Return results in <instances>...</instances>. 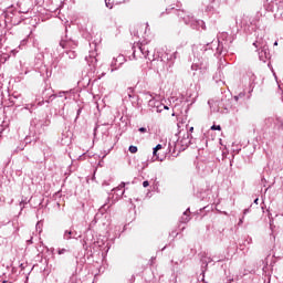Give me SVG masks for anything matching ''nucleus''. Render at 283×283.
Here are the masks:
<instances>
[{
  "instance_id": "obj_6",
  "label": "nucleus",
  "mask_w": 283,
  "mask_h": 283,
  "mask_svg": "<svg viewBox=\"0 0 283 283\" xmlns=\"http://www.w3.org/2000/svg\"><path fill=\"white\" fill-rule=\"evenodd\" d=\"M66 251H67V250H65V249H60V250L57 251V253H59V255H63V253H66Z\"/></svg>"
},
{
  "instance_id": "obj_7",
  "label": "nucleus",
  "mask_w": 283,
  "mask_h": 283,
  "mask_svg": "<svg viewBox=\"0 0 283 283\" xmlns=\"http://www.w3.org/2000/svg\"><path fill=\"white\" fill-rule=\"evenodd\" d=\"M139 132H140L142 134H147V128L140 127V128H139Z\"/></svg>"
},
{
  "instance_id": "obj_16",
  "label": "nucleus",
  "mask_w": 283,
  "mask_h": 283,
  "mask_svg": "<svg viewBox=\"0 0 283 283\" xmlns=\"http://www.w3.org/2000/svg\"><path fill=\"white\" fill-rule=\"evenodd\" d=\"M254 202H258V199H255Z\"/></svg>"
},
{
  "instance_id": "obj_9",
  "label": "nucleus",
  "mask_w": 283,
  "mask_h": 283,
  "mask_svg": "<svg viewBox=\"0 0 283 283\" xmlns=\"http://www.w3.org/2000/svg\"><path fill=\"white\" fill-rule=\"evenodd\" d=\"M190 134H193V126L189 128Z\"/></svg>"
},
{
  "instance_id": "obj_3",
  "label": "nucleus",
  "mask_w": 283,
  "mask_h": 283,
  "mask_svg": "<svg viewBox=\"0 0 283 283\" xmlns=\"http://www.w3.org/2000/svg\"><path fill=\"white\" fill-rule=\"evenodd\" d=\"M128 151H130V154H136L138 151V147L129 146Z\"/></svg>"
},
{
  "instance_id": "obj_12",
  "label": "nucleus",
  "mask_w": 283,
  "mask_h": 283,
  "mask_svg": "<svg viewBox=\"0 0 283 283\" xmlns=\"http://www.w3.org/2000/svg\"><path fill=\"white\" fill-rule=\"evenodd\" d=\"M129 98H132V93L128 94Z\"/></svg>"
},
{
  "instance_id": "obj_2",
  "label": "nucleus",
  "mask_w": 283,
  "mask_h": 283,
  "mask_svg": "<svg viewBox=\"0 0 283 283\" xmlns=\"http://www.w3.org/2000/svg\"><path fill=\"white\" fill-rule=\"evenodd\" d=\"M160 149H163V145L158 144L155 148H154V156H156V154H158V151H160Z\"/></svg>"
},
{
  "instance_id": "obj_10",
  "label": "nucleus",
  "mask_w": 283,
  "mask_h": 283,
  "mask_svg": "<svg viewBox=\"0 0 283 283\" xmlns=\"http://www.w3.org/2000/svg\"><path fill=\"white\" fill-rule=\"evenodd\" d=\"M184 216H189V211L184 212Z\"/></svg>"
},
{
  "instance_id": "obj_14",
  "label": "nucleus",
  "mask_w": 283,
  "mask_h": 283,
  "mask_svg": "<svg viewBox=\"0 0 283 283\" xmlns=\"http://www.w3.org/2000/svg\"><path fill=\"white\" fill-rule=\"evenodd\" d=\"M66 233H69V235H72V232L70 231V232H66Z\"/></svg>"
},
{
  "instance_id": "obj_4",
  "label": "nucleus",
  "mask_w": 283,
  "mask_h": 283,
  "mask_svg": "<svg viewBox=\"0 0 283 283\" xmlns=\"http://www.w3.org/2000/svg\"><path fill=\"white\" fill-rule=\"evenodd\" d=\"M211 129H212L213 132H216V130L221 132V130H222V127H221L220 125H213V126H211Z\"/></svg>"
},
{
  "instance_id": "obj_5",
  "label": "nucleus",
  "mask_w": 283,
  "mask_h": 283,
  "mask_svg": "<svg viewBox=\"0 0 283 283\" xmlns=\"http://www.w3.org/2000/svg\"><path fill=\"white\" fill-rule=\"evenodd\" d=\"M105 3H106V8H109V10H112V9L114 8V4H112V3L109 2V0H108V1L105 0Z\"/></svg>"
},
{
  "instance_id": "obj_1",
  "label": "nucleus",
  "mask_w": 283,
  "mask_h": 283,
  "mask_svg": "<svg viewBox=\"0 0 283 283\" xmlns=\"http://www.w3.org/2000/svg\"><path fill=\"white\" fill-rule=\"evenodd\" d=\"M139 50H140L142 54H144L145 59H148L149 61H151V57L149 56V54H150L149 45L142 44L139 46Z\"/></svg>"
},
{
  "instance_id": "obj_11",
  "label": "nucleus",
  "mask_w": 283,
  "mask_h": 283,
  "mask_svg": "<svg viewBox=\"0 0 283 283\" xmlns=\"http://www.w3.org/2000/svg\"><path fill=\"white\" fill-rule=\"evenodd\" d=\"M274 45L277 46V41L274 42Z\"/></svg>"
},
{
  "instance_id": "obj_8",
  "label": "nucleus",
  "mask_w": 283,
  "mask_h": 283,
  "mask_svg": "<svg viewBox=\"0 0 283 283\" xmlns=\"http://www.w3.org/2000/svg\"><path fill=\"white\" fill-rule=\"evenodd\" d=\"M143 187H145V188L149 187V181H144Z\"/></svg>"
},
{
  "instance_id": "obj_13",
  "label": "nucleus",
  "mask_w": 283,
  "mask_h": 283,
  "mask_svg": "<svg viewBox=\"0 0 283 283\" xmlns=\"http://www.w3.org/2000/svg\"><path fill=\"white\" fill-rule=\"evenodd\" d=\"M119 187H125V184H122Z\"/></svg>"
},
{
  "instance_id": "obj_15",
  "label": "nucleus",
  "mask_w": 283,
  "mask_h": 283,
  "mask_svg": "<svg viewBox=\"0 0 283 283\" xmlns=\"http://www.w3.org/2000/svg\"><path fill=\"white\" fill-rule=\"evenodd\" d=\"M2 283H10V282H8V281H3Z\"/></svg>"
}]
</instances>
